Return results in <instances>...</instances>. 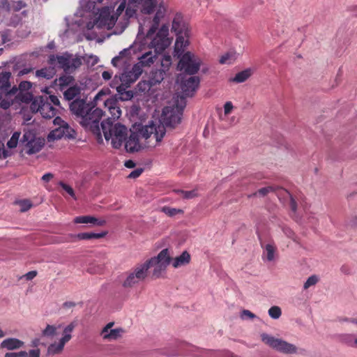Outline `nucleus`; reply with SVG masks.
<instances>
[{
	"mask_svg": "<svg viewBox=\"0 0 357 357\" xmlns=\"http://www.w3.org/2000/svg\"><path fill=\"white\" fill-rule=\"evenodd\" d=\"M181 101L183 105L165 107L162 109L161 121H151L148 125L142 126L141 130L142 136L146 139H151L153 136L155 143L161 142L166 133L165 128H174L181 122L185 105V98L181 97Z\"/></svg>",
	"mask_w": 357,
	"mask_h": 357,
	"instance_id": "obj_1",
	"label": "nucleus"
},
{
	"mask_svg": "<svg viewBox=\"0 0 357 357\" xmlns=\"http://www.w3.org/2000/svg\"><path fill=\"white\" fill-rule=\"evenodd\" d=\"M100 126L105 139L107 141L111 139L112 146L115 149H119L126 139L128 135L127 128L121 123L114 125L109 119L102 121Z\"/></svg>",
	"mask_w": 357,
	"mask_h": 357,
	"instance_id": "obj_2",
	"label": "nucleus"
},
{
	"mask_svg": "<svg viewBox=\"0 0 357 357\" xmlns=\"http://www.w3.org/2000/svg\"><path fill=\"white\" fill-rule=\"evenodd\" d=\"M140 13L148 22H160L167 14V7L162 0H144Z\"/></svg>",
	"mask_w": 357,
	"mask_h": 357,
	"instance_id": "obj_3",
	"label": "nucleus"
},
{
	"mask_svg": "<svg viewBox=\"0 0 357 357\" xmlns=\"http://www.w3.org/2000/svg\"><path fill=\"white\" fill-rule=\"evenodd\" d=\"M50 66L63 69L66 73H73L82 63L81 57L74 56L72 54L64 52L61 55L50 54L48 57Z\"/></svg>",
	"mask_w": 357,
	"mask_h": 357,
	"instance_id": "obj_4",
	"label": "nucleus"
},
{
	"mask_svg": "<svg viewBox=\"0 0 357 357\" xmlns=\"http://www.w3.org/2000/svg\"><path fill=\"white\" fill-rule=\"evenodd\" d=\"M10 77V72L0 73V107L3 109H7L13 105V97L18 91L16 86L11 87Z\"/></svg>",
	"mask_w": 357,
	"mask_h": 357,
	"instance_id": "obj_5",
	"label": "nucleus"
},
{
	"mask_svg": "<svg viewBox=\"0 0 357 357\" xmlns=\"http://www.w3.org/2000/svg\"><path fill=\"white\" fill-rule=\"evenodd\" d=\"M172 259L169 255L168 249H163L156 257L146 260L142 265L146 268L147 273L150 268H153L152 276L155 278H158L165 271Z\"/></svg>",
	"mask_w": 357,
	"mask_h": 357,
	"instance_id": "obj_6",
	"label": "nucleus"
},
{
	"mask_svg": "<svg viewBox=\"0 0 357 357\" xmlns=\"http://www.w3.org/2000/svg\"><path fill=\"white\" fill-rule=\"evenodd\" d=\"M172 31L176 36L174 44V56L178 59L184 54L185 48L189 45L190 31L185 27V24H171Z\"/></svg>",
	"mask_w": 357,
	"mask_h": 357,
	"instance_id": "obj_7",
	"label": "nucleus"
},
{
	"mask_svg": "<svg viewBox=\"0 0 357 357\" xmlns=\"http://www.w3.org/2000/svg\"><path fill=\"white\" fill-rule=\"evenodd\" d=\"M103 116L101 109L96 107L93 103L90 106L89 111H87L82 120H80L81 125L86 129L91 130L98 137L101 135L100 121Z\"/></svg>",
	"mask_w": 357,
	"mask_h": 357,
	"instance_id": "obj_8",
	"label": "nucleus"
},
{
	"mask_svg": "<svg viewBox=\"0 0 357 357\" xmlns=\"http://www.w3.org/2000/svg\"><path fill=\"white\" fill-rule=\"evenodd\" d=\"M178 69L189 75L196 74L201 66V60L190 52H186L179 58Z\"/></svg>",
	"mask_w": 357,
	"mask_h": 357,
	"instance_id": "obj_9",
	"label": "nucleus"
},
{
	"mask_svg": "<svg viewBox=\"0 0 357 357\" xmlns=\"http://www.w3.org/2000/svg\"><path fill=\"white\" fill-rule=\"evenodd\" d=\"M261 340L267 345L284 354H296L297 348L295 345L281 339L275 338L266 333L261 335Z\"/></svg>",
	"mask_w": 357,
	"mask_h": 357,
	"instance_id": "obj_10",
	"label": "nucleus"
},
{
	"mask_svg": "<svg viewBox=\"0 0 357 357\" xmlns=\"http://www.w3.org/2000/svg\"><path fill=\"white\" fill-rule=\"evenodd\" d=\"M170 24H162V26L153 38L151 45L158 54L162 53L171 43L168 38Z\"/></svg>",
	"mask_w": 357,
	"mask_h": 357,
	"instance_id": "obj_11",
	"label": "nucleus"
},
{
	"mask_svg": "<svg viewBox=\"0 0 357 357\" xmlns=\"http://www.w3.org/2000/svg\"><path fill=\"white\" fill-rule=\"evenodd\" d=\"M126 278L122 285L125 288H130L137 284L139 282L144 280L148 276L146 268L142 264H137L132 270L127 272Z\"/></svg>",
	"mask_w": 357,
	"mask_h": 357,
	"instance_id": "obj_12",
	"label": "nucleus"
},
{
	"mask_svg": "<svg viewBox=\"0 0 357 357\" xmlns=\"http://www.w3.org/2000/svg\"><path fill=\"white\" fill-rule=\"evenodd\" d=\"M76 326L75 322H71L66 326L63 331V336L58 342L52 343L47 348V354L49 355H56L61 354L65 344L68 342L71 338V333L73 331Z\"/></svg>",
	"mask_w": 357,
	"mask_h": 357,
	"instance_id": "obj_13",
	"label": "nucleus"
},
{
	"mask_svg": "<svg viewBox=\"0 0 357 357\" xmlns=\"http://www.w3.org/2000/svg\"><path fill=\"white\" fill-rule=\"evenodd\" d=\"M142 129V127L141 129L139 130V132H131L130 136L125 140V148L126 151L129 153H135L140 151L143 146L140 143V137L142 138H144L149 146H155L157 143L154 142V143H152V141L155 139L153 138V136L151 139H146L145 137H144L142 135L141 130Z\"/></svg>",
	"mask_w": 357,
	"mask_h": 357,
	"instance_id": "obj_14",
	"label": "nucleus"
},
{
	"mask_svg": "<svg viewBox=\"0 0 357 357\" xmlns=\"http://www.w3.org/2000/svg\"><path fill=\"white\" fill-rule=\"evenodd\" d=\"M32 84L28 81H22L20 83L17 88V93L13 97V105L21 103H29L33 98V95L29 91L31 89Z\"/></svg>",
	"mask_w": 357,
	"mask_h": 357,
	"instance_id": "obj_15",
	"label": "nucleus"
},
{
	"mask_svg": "<svg viewBox=\"0 0 357 357\" xmlns=\"http://www.w3.org/2000/svg\"><path fill=\"white\" fill-rule=\"evenodd\" d=\"M22 141L26 142L25 153L28 155L38 153L44 146V140L40 138H35L31 132L24 133Z\"/></svg>",
	"mask_w": 357,
	"mask_h": 357,
	"instance_id": "obj_16",
	"label": "nucleus"
},
{
	"mask_svg": "<svg viewBox=\"0 0 357 357\" xmlns=\"http://www.w3.org/2000/svg\"><path fill=\"white\" fill-rule=\"evenodd\" d=\"M200 79L197 76H185L181 77V88L183 95L185 97H192L199 87Z\"/></svg>",
	"mask_w": 357,
	"mask_h": 357,
	"instance_id": "obj_17",
	"label": "nucleus"
},
{
	"mask_svg": "<svg viewBox=\"0 0 357 357\" xmlns=\"http://www.w3.org/2000/svg\"><path fill=\"white\" fill-rule=\"evenodd\" d=\"M111 87L116 89L118 93L120 95V98L122 100H128L133 97L132 91H128L127 89L130 84H126V82H121L118 79V75H115L110 84Z\"/></svg>",
	"mask_w": 357,
	"mask_h": 357,
	"instance_id": "obj_18",
	"label": "nucleus"
},
{
	"mask_svg": "<svg viewBox=\"0 0 357 357\" xmlns=\"http://www.w3.org/2000/svg\"><path fill=\"white\" fill-rule=\"evenodd\" d=\"M143 72L142 68H140L139 64H135L130 70H124L118 79L121 82H126V84H130L135 82Z\"/></svg>",
	"mask_w": 357,
	"mask_h": 357,
	"instance_id": "obj_19",
	"label": "nucleus"
},
{
	"mask_svg": "<svg viewBox=\"0 0 357 357\" xmlns=\"http://www.w3.org/2000/svg\"><path fill=\"white\" fill-rule=\"evenodd\" d=\"M91 104L82 99H76L70 103V109L73 114L82 120L87 111H89Z\"/></svg>",
	"mask_w": 357,
	"mask_h": 357,
	"instance_id": "obj_20",
	"label": "nucleus"
},
{
	"mask_svg": "<svg viewBox=\"0 0 357 357\" xmlns=\"http://www.w3.org/2000/svg\"><path fill=\"white\" fill-rule=\"evenodd\" d=\"M130 61V49L126 48L121 51L118 56L114 57L112 63L114 67L123 68Z\"/></svg>",
	"mask_w": 357,
	"mask_h": 357,
	"instance_id": "obj_21",
	"label": "nucleus"
},
{
	"mask_svg": "<svg viewBox=\"0 0 357 357\" xmlns=\"http://www.w3.org/2000/svg\"><path fill=\"white\" fill-rule=\"evenodd\" d=\"M157 54L158 53L155 51H149L139 57V61L136 64H139L140 68H142V67H149L155 62Z\"/></svg>",
	"mask_w": 357,
	"mask_h": 357,
	"instance_id": "obj_22",
	"label": "nucleus"
},
{
	"mask_svg": "<svg viewBox=\"0 0 357 357\" xmlns=\"http://www.w3.org/2000/svg\"><path fill=\"white\" fill-rule=\"evenodd\" d=\"M24 342L17 338L9 337L3 340L0 347L8 350H15L22 347Z\"/></svg>",
	"mask_w": 357,
	"mask_h": 357,
	"instance_id": "obj_23",
	"label": "nucleus"
},
{
	"mask_svg": "<svg viewBox=\"0 0 357 357\" xmlns=\"http://www.w3.org/2000/svg\"><path fill=\"white\" fill-rule=\"evenodd\" d=\"M74 222L77 224H88L91 223L98 226H103L105 225V220H100L90 215L77 216L74 219Z\"/></svg>",
	"mask_w": 357,
	"mask_h": 357,
	"instance_id": "obj_24",
	"label": "nucleus"
},
{
	"mask_svg": "<svg viewBox=\"0 0 357 357\" xmlns=\"http://www.w3.org/2000/svg\"><path fill=\"white\" fill-rule=\"evenodd\" d=\"M40 114L43 118L52 119L56 116V109L47 100H43V103L40 106Z\"/></svg>",
	"mask_w": 357,
	"mask_h": 357,
	"instance_id": "obj_25",
	"label": "nucleus"
},
{
	"mask_svg": "<svg viewBox=\"0 0 357 357\" xmlns=\"http://www.w3.org/2000/svg\"><path fill=\"white\" fill-rule=\"evenodd\" d=\"M286 193L288 195L289 199H290V208L293 212H296L298 208V204H301V206L303 205L305 202V197L303 195L301 192L296 193L295 195L291 194L288 191H285Z\"/></svg>",
	"mask_w": 357,
	"mask_h": 357,
	"instance_id": "obj_26",
	"label": "nucleus"
},
{
	"mask_svg": "<svg viewBox=\"0 0 357 357\" xmlns=\"http://www.w3.org/2000/svg\"><path fill=\"white\" fill-rule=\"evenodd\" d=\"M165 70L157 69L152 70L149 75V84L150 86H153L156 84L161 83L166 75Z\"/></svg>",
	"mask_w": 357,
	"mask_h": 357,
	"instance_id": "obj_27",
	"label": "nucleus"
},
{
	"mask_svg": "<svg viewBox=\"0 0 357 357\" xmlns=\"http://www.w3.org/2000/svg\"><path fill=\"white\" fill-rule=\"evenodd\" d=\"M190 259L191 257L189 252L183 251L180 256L175 257L172 260V266L175 268L185 266L190 263Z\"/></svg>",
	"mask_w": 357,
	"mask_h": 357,
	"instance_id": "obj_28",
	"label": "nucleus"
},
{
	"mask_svg": "<svg viewBox=\"0 0 357 357\" xmlns=\"http://www.w3.org/2000/svg\"><path fill=\"white\" fill-rule=\"evenodd\" d=\"M56 74L55 66H50L47 68H43L36 70V75L38 77H43L47 79H52Z\"/></svg>",
	"mask_w": 357,
	"mask_h": 357,
	"instance_id": "obj_29",
	"label": "nucleus"
},
{
	"mask_svg": "<svg viewBox=\"0 0 357 357\" xmlns=\"http://www.w3.org/2000/svg\"><path fill=\"white\" fill-rule=\"evenodd\" d=\"M124 333L123 329L121 328L111 329L107 333H102L101 335L105 340H115L120 337Z\"/></svg>",
	"mask_w": 357,
	"mask_h": 357,
	"instance_id": "obj_30",
	"label": "nucleus"
},
{
	"mask_svg": "<svg viewBox=\"0 0 357 357\" xmlns=\"http://www.w3.org/2000/svg\"><path fill=\"white\" fill-rule=\"evenodd\" d=\"M75 82V79L73 76L69 75H63L59 77L58 79H56V82L59 86L60 89L63 90L64 88L73 84Z\"/></svg>",
	"mask_w": 357,
	"mask_h": 357,
	"instance_id": "obj_31",
	"label": "nucleus"
},
{
	"mask_svg": "<svg viewBox=\"0 0 357 357\" xmlns=\"http://www.w3.org/2000/svg\"><path fill=\"white\" fill-rule=\"evenodd\" d=\"M252 75L250 69H245L238 73L231 80L236 83H242L246 81Z\"/></svg>",
	"mask_w": 357,
	"mask_h": 357,
	"instance_id": "obj_32",
	"label": "nucleus"
},
{
	"mask_svg": "<svg viewBox=\"0 0 357 357\" xmlns=\"http://www.w3.org/2000/svg\"><path fill=\"white\" fill-rule=\"evenodd\" d=\"M110 17L113 18V17H111L109 8L105 7L99 10L98 17L93 22H107Z\"/></svg>",
	"mask_w": 357,
	"mask_h": 357,
	"instance_id": "obj_33",
	"label": "nucleus"
},
{
	"mask_svg": "<svg viewBox=\"0 0 357 357\" xmlns=\"http://www.w3.org/2000/svg\"><path fill=\"white\" fill-rule=\"evenodd\" d=\"M106 235L105 232L102 233H79L76 237L79 240H89L92 238H103Z\"/></svg>",
	"mask_w": 357,
	"mask_h": 357,
	"instance_id": "obj_34",
	"label": "nucleus"
},
{
	"mask_svg": "<svg viewBox=\"0 0 357 357\" xmlns=\"http://www.w3.org/2000/svg\"><path fill=\"white\" fill-rule=\"evenodd\" d=\"M80 93V89L77 85L69 87L64 93L63 96L66 100H70L75 98Z\"/></svg>",
	"mask_w": 357,
	"mask_h": 357,
	"instance_id": "obj_35",
	"label": "nucleus"
},
{
	"mask_svg": "<svg viewBox=\"0 0 357 357\" xmlns=\"http://www.w3.org/2000/svg\"><path fill=\"white\" fill-rule=\"evenodd\" d=\"M44 97L38 96L36 97L34 100L32 99L31 101V109L33 112H40V106L43 103Z\"/></svg>",
	"mask_w": 357,
	"mask_h": 357,
	"instance_id": "obj_36",
	"label": "nucleus"
},
{
	"mask_svg": "<svg viewBox=\"0 0 357 357\" xmlns=\"http://www.w3.org/2000/svg\"><path fill=\"white\" fill-rule=\"evenodd\" d=\"M161 211L169 217H173L177 214H183V211L182 209L172 208L169 206H163L161 208Z\"/></svg>",
	"mask_w": 357,
	"mask_h": 357,
	"instance_id": "obj_37",
	"label": "nucleus"
},
{
	"mask_svg": "<svg viewBox=\"0 0 357 357\" xmlns=\"http://www.w3.org/2000/svg\"><path fill=\"white\" fill-rule=\"evenodd\" d=\"M138 8L139 6L128 2L126 9V16L127 17V20H129L136 15Z\"/></svg>",
	"mask_w": 357,
	"mask_h": 357,
	"instance_id": "obj_38",
	"label": "nucleus"
},
{
	"mask_svg": "<svg viewBox=\"0 0 357 357\" xmlns=\"http://www.w3.org/2000/svg\"><path fill=\"white\" fill-rule=\"evenodd\" d=\"M15 204H17L20 206V212L24 213L29 211L33 206L31 202L29 199H21L16 201L15 202Z\"/></svg>",
	"mask_w": 357,
	"mask_h": 357,
	"instance_id": "obj_39",
	"label": "nucleus"
},
{
	"mask_svg": "<svg viewBox=\"0 0 357 357\" xmlns=\"http://www.w3.org/2000/svg\"><path fill=\"white\" fill-rule=\"evenodd\" d=\"M265 252L266 254V259L268 261L274 259V254L276 251V247L271 243H268L265 246Z\"/></svg>",
	"mask_w": 357,
	"mask_h": 357,
	"instance_id": "obj_40",
	"label": "nucleus"
},
{
	"mask_svg": "<svg viewBox=\"0 0 357 357\" xmlns=\"http://www.w3.org/2000/svg\"><path fill=\"white\" fill-rule=\"evenodd\" d=\"M235 59L234 53L227 52L220 57V63L222 64H230L234 61Z\"/></svg>",
	"mask_w": 357,
	"mask_h": 357,
	"instance_id": "obj_41",
	"label": "nucleus"
},
{
	"mask_svg": "<svg viewBox=\"0 0 357 357\" xmlns=\"http://www.w3.org/2000/svg\"><path fill=\"white\" fill-rule=\"evenodd\" d=\"M178 194L181 195V196L187 199H192L194 197H197V192L196 190H192L190 191H185L182 190H178L176 191Z\"/></svg>",
	"mask_w": 357,
	"mask_h": 357,
	"instance_id": "obj_42",
	"label": "nucleus"
},
{
	"mask_svg": "<svg viewBox=\"0 0 357 357\" xmlns=\"http://www.w3.org/2000/svg\"><path fill=\"white\" fill-rule=\"evenodd\" d=\"M172 65V57L170 55H164L161 60V70H165L167 73Z\"/></svg>",
	"mask_w": 357,
	"mask_h": 357,
	"instance_id": "obj_43",
	"label": "nucleus"
},
{
	"mask_svg": "<svg viewBox=\"0 0 357 357\" xmlns=\"http://www.w3.org/2000/svg\"><path fill=\"white\" fill-rule=\"evenodd\" d=\"M116 24H86V28L88 29H92L93 28L107 29L108 30L112 29Z\"/></svg>",
	"mask_w": 357,
	"mask_h": 357,
	"instance_id": "obj_44",
	"label": "nucleus"
},
{
	"mask_svg": "<svg viewBox=\"0 0 357 357\" xmlns=\"http://www.w3.org/2000/svg\"><path fill=\"white\" fill-rule=\"evenodd\" d=\"M319 282V277L316 275H312L310 276L306 282L303 284V289L305 290L307 289L312 286L315 285Z\"/></svg>",
	"mask_w": 357,
	"mask_h": 357,
	"instance_id": "obj_45",
	"label": "nucleus"
},
{
	"mask_svg": "<svg viewBox=\"0 0 357 357\" xmlns=\"http://www.w3.org/2000/svg\"><path fill=\"white\" fill-rule=\"evenodd\" d=\"M56 327L53 325L47 324L46 328L43 331L42 334L43 336L51 337L56 335Z\"/></svg>",
	"mask_w": 357,
	"mask_h": 357,
	"instance_id": "obj_46",
	"label": "nucleus"
},
{
	"mask_svg": "<svg viewBox=\"0 0 357 357\" xmlns=\"http://www.w3.org/2000/svg\"><path fill=\"white\" fill-rule=\"evenodd\" d=\"M268 314L273 319H278L281 314V309L278 306H273L268 310Z\"/></svg>",
	"mask_w": 357,
	"mask_h": 357,
	"instance_id": "obj_47",
	"label": "nucleus"
},
{
	"mask_svg": "<svg viewBox=\"0 0 357 357\" xmlns=\"http://www.w3.org/2000/svg\"><path fill=\"white\" fill-rule=\"evenodd\" d=\"M20 137V133L14 132L12 135L11 138L7 142V146L10 149L15 148L17 145L18 139Z\"/></svg>",
	"mask_w": 357,
	"mask_h": 357,
	"instance_id": "obj_48",
	"label": "nucleus"
},
{
	"mask_svg": "<svg viewBox=\"0 0 357 357\" xmlns=\"http://www.w3.org/2000/svg\"><path fill=\"white\" fill-rule=\"evenodd\" d=\"M276 189L277 188L274 186H267L265 188H261L259 190H258V191L255 195L258 193L259 195L264 197L268 195L269 192L275 191Z\"/></svg>",
	"mask_w": 357,
	"mask_h": 357,
	"instance_id": "obj_49",
	"label": "nucleus"
},
{
	"mask_svg": "<svg viewBox=\"0 0 357 357\" xmlns=\"http://www.w3.org/2000/svg\"><path fill=\"white\" fill-rule=\"evenodd\" d=\"M104 104L105 107L107 108V109H111V108L119 105V101L116 98H110L106 100Z\"/></svg>",
	"mask_w": 357,
	"mask_h": 357,
	"instance_id": "obj_50",
	"label": "nucleus"
},
{
	"mask_svg": "<svg viewBox=\"0 0 357 357\" xmlns=\"http://www.w3.org/2000/svg\"><path fill=\"white\" fill-rule=\"evenodd\" d=\"M108 111L114 119H119L121 115V111L119 105L108 109Z\"/></svg>",
	"mask_w": 357,
	"mask_h": 357,
	"instance_id": "obj_51",
	"label": "nucleus"
},
{
	"mask_svg": "<svg viewBox=\"0 0 357 357\" xmlns=\"http://www.w3.org/2000/svg\"><path fill=\"white\" fill-rule=\"evenodd\" d=\"M28 353L25 351L20 352H8L5 354L4 357H27Z\"/></svg>",
	"mask_w": 357,
	"mask_h": 357,
	"instance_id": "obj_52",
	"label": "nucleus"
},
{
	"mask_svg": "<svg viewBox=\"0 0 357 357\" xmlns=\"http://www.w3.org/2000/svg\"><path fill=\"white\" fill-rule=\"evenodd\" d=\"M59 185L72 197H73L75 199H76L74 190H73V189L70 185L64 183L63 182H60Z\"/></svg>",
	"mask_w": 357,
	"mask_h": 357,
	"instance_id": "obj_53",
	"label": "nucleus"
},
{
	"mask_svg": "<svg viewBox=\"0 0 357 357\" xmlns=\"http://www.w3.org/2000/svg\"><path fill=\"white\" fill-rule=\"evenodd\" d=\"M159 24H152L151 27L149 29L146 33V37L148 38H151L156 31L158 29Z\"/></svg>",
	"mask_w": 357,
	"mask_h": 357,
	"instance_id": "obj_54",
	"label": "nucleus"
},
{
	"mask_svg": "<svg viewBox=\"0 0 357 357\" xmlns=\"http://www.w3.org/2000/svg\"><path fill=\"white\" fill-rule=\"evenodd\" d=\"M44 98L45 100L47 99V101H49V102H50L51 105H59L60 104L59 100L56 96L50 95L48 97H45Z\"/></svg>",
	"mask_w": 357,
	"mask_h": 357,
	"instance_id": "obj_55",
	"label": "nucleus"
},
{
	"mask_svg": "<svg viewBox=\"0 0 357 357\" xmlns=\"http://www.w3.org/2000/svg\"><path fill=\"white\" fill-rule=\"evenodd\" d=\"M233 109L232 102L230 101L226 102L224 105V113L225 115H228L231 113Z\"/></svg>",
	"mask_w": 357,
	"mask_h": 357,
	"instance_id": "obj_56",
	"label": "nucleus"
},
{
	"mask_svg": "<svg viewBox=\"0 0 357 357\" xmlns=\"http://www.w3.org/2000/svg\"><path fill=\"white\" fill-rule=\"evenodd\" d=\"M142 169H136L129 174L128 177L132 178H137L142 174Z\"/></svg>",
	"mask_w": 357,
	"mask_h": 357,
	"instance_id": "obj_57",
	"label": "nucleus"
},
{
	"mask_svg": "<svg viewBox=\"0 0 357 357\" xmlns=\"http://www.w3.org/2000/svg\"><path fill=\"white\" fill-rule=\"evenodd\" d=\"M126 0H123V1L121 3V4L117 8L116 12V14L117 15H120L123 13V11L125 10V8H126Z\"/></svg>",
	"mask_w": 357,
	"mask_h": 357,
	"instance_id": "obj_58",
	"label": "nucleus"
},
{
	"mask_svg": "<svg viewBox=\"0 0 357 357\" xmlns=\"http://www.w3.org/2000/svg\"><path fill=\"white\" fill-rule=\"evenodd\" d=\"M2 43H6L10 40L8 31H3L1 34Z\"/></svg>",
	"mask_w": 357,
	"mask_h": 357,
	"instance_id": "obj_59",
	"label": "nucleus"
},
{
	"mask_svg": "<svg viewBox=\"0 0 357 357\" xmlns=\"http://www.w3.org/2000/svg\"><path fill=\"white\" fill-rule=\"evenodd\" d=\"M37 275V271H31L25 274L24 277L27 280L33 279Z\"/></svg>",
	"mask_w": 357,
	"mask_h": 357,
	"instance_id": "obj_60",
	"label": "nucleus"
},
{
	"mask_svg": "<svg viewBox=\"0 0 357 357\" xmlns=\"http://www.w3.org/2000/svg\"><path fill=\"white\" fill-rule=\"evenodd\" d=\"M54 123L55 125H59L61 127H65L67 125L66 123H65L59 116H57L54 119Z\"/></svg>",
	"mask_w": 357,
	"mask_h": 357,
	"instance_id": "obj_61",
	"label": "nucleus"
},
{
	"mask_svg": "<svg viewBox=\"0 0 357 357\" xmlns=\"http://www.w3.org/2000/svg\"><path fill=\"white\" fill-rule=\"evenodd\" d=\"M28 354L29 357H40V349H31L29 351Z\"/></svg>",
	"mask_w": 357,
	"mask_h": 357,
	"instance_id": "obj_62",
	"label": "nucleus"
},
{
	"mask_svg": "<svg viewBox=\"0 0 357 357\" xmlns=\"http://www.w3.org/2000/svg\"><path fill=\"white\" fill-rule=\"evenodd\" d=\"M242 317H246L250 319H253L255 317V315L252 312H251L250 310H244L242 312Z\"/></svg>",
	"mask_w": 357,
	"mask_h": 357,
	"instance_id": "obj_63",
	"label": "nucleus"
},
{
	"mask_svg": "<svg viewBox=\"0 0 357 357\" xmlns=\"http://www.w3.org/2000/svg\"><path fill=\"white\" fill-rule=\"evenodd\" d=\"M183 20V15L181 13H176L172 22H181Z\"/></svg>",
	"mask_w": 357,
	"mask_h": 357,
	"instance_id": "obj_64",
	"label": "nucleus"
}]
</instances>
